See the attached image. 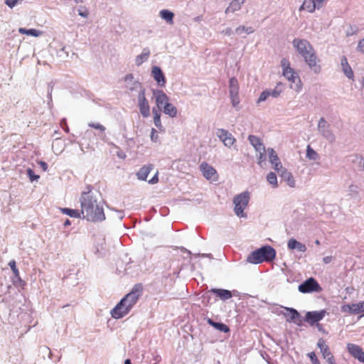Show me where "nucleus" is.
I'll list each match as a JSON object with an SVG mask.
<instances>
[{"label":"nucleus","instance_id":"f257e3e1","mask_svg":"<svg viewBox=\"0 0 364 364\" xmlns=\"http://www.w3.org/2000/svg\"><path fill=\"white\" fill-rule=\"evenodd\" d=\"M80 203L83 218L92 222H99L105 219L102 207L98 205L97 200L90 194V190L82 193Z\"/></svg>","mask_w":364,"mask_h":364},{"label":"nucleus","instance_id":"f03ea898","mask_svg":"<svg viewBox=\"0 0 364 364\" xmlns=\"http://www.w3.org/2000/svg\"><path fill=\"white\" fill-rule=\"evenodd\" d=\"M292 43L299 53L304 57L310 69L316 73H319L321 70L319 60L310 43L304 39L295 38Z\"/></svg>","mask_w":364,"mask_h":364},{"label":"nucleus","instance_id":"7ed1b4c3","mask_svg":"<svg viewBox=\"0 0 364 364\" xmlns=\"http://www.w3.org/2000/svg\"><path fill=\"white\" fill-rule=\"evenodd\" d=\"M281 67L283 76L290 83V88L297 93L300 92L303 88V83L299 74L291 67L290 63L287 58H283L281 60Z\"/></svg>","mask_w":364,"mask_h":364},{"label":"nucleus","instance_id":"20e7f679","mask_svg":"<svg viewBox=\"0 0 364 364\" xmlns=\"http://www.w3.org/2000/svg\"><path fill=\"white\" fill-rule=\"evenodd\" d=\"M275 257V250L269 245H265L253 251L247 257V260L252 264H260L264 262H271Z\"/></svg>","mask_w":364,"mask_h":364},{"label":"nucleus","instance_id":"39448f33","mask_svg":"<svg viewBox=\"0 0 364 364\" xmlns=\"http://www.w3.org/2000/svg\"><path fill=\"white\" fill-rule=\"evenodd\" d=\"M250 200V193L247 191L236 195L233 198L235 205L234 212L237 216L245 217L244 210L248 205Z\"/></svg>","mask_w":364,"mask_h":364},{"label":"nucleus","instance_id":"423d86ee","mask_svg":"<svg viewBox=\"0 0 364 364\" xmlns=\"http://www.w3.org/2000/svg\"><path fill=\"white\" fill-rule=\"evenodd\" d=\"M143 290V287L141 284H135L132 291L128 293L121 301L120 305L124 303L127 309L130 311L132 308L135 305L138 301Z\"/></svg>","mask_w":364,"mask_h":364},{"label":"nucleus","instance_id":"0eeeda50","mask_svg":"<svg viewBox=\"0 0 364 364\" xmlns=\"http://www.w3.org/2000/svg\"><path fill=\"white\" fill-rule=\"evenodd\" d=\"M143 290V287L141 284H135L132 291L128 293L121 301L120 305L124 303L127 309L130 311L132 308L135 305L138 301Z\"/></svg>","mask_w":364,"mask_h":364},{"label":"nucleus","instance_id":"6e6552de","mask_svg":"<svg viewBox=\"0 0 364 364\" xmlns=\"http://www.w3.org/2000/svg\"><path fill=\"white\" fill-rule=\"evenodd\" d=\"M321 287L314 278H309L299 286V291L301 293L319 292Z\"/></svg>","mask_w":364,"mask_h":364},{"label":"nucleus","instance_id":"1a4fd4ad","mask_svg":"<svg viewBox=\"0 0 364 364\" xmlns=\"http://www.w3.org/2000/svg\"><path fill=\"white\" fill-rule=\"evenodd\" d=\"M317 346L320 348L323 358L327 360L328 364H336L334 356L323 338L318 339Z\"/></svg>","mask_w":364,"mask_h":364},{"label":"nucleus","instance_id":"9d476101","mask_svg":"<svg viewBox=\"0 0 364 364\" xmlns=\"http://www.w3.org/2000/svg\"><path fill=\"white\" fill-rule=\"evenodd\" d=\"M326 314V310L309 311L305 315L304 321L311 326H314L322 320Z\"/></svg>","mask_w":364,"mask_h":364},{"label":"nucleus","instance_id":"9b49d317","mask_svg":"<svg viewBox=\"0 0 364 364\" xmlns=\"http://www.w3.org/2000/svg\"><path fill=\"white\" fill-rule=\"evenodd\" d=\"M138 100L140 113L144 117H148L150 114V107L144 90L139 92Z\"/></svg>","mask_w":364,"mask_h":364},{"label":"nucleus","instance_id":"f8f14e48","mask_svg":"<svg viewBox=\"0 0 364 364\" xmlns=\"http://www.w3.org/2000/svg\"><path fill=\"white\" fill-rule=\"evenodd\" d=\"M347 350L354 358L364 363V351L360 346L353 343H348Z\"/></svg>","mask_w":364,"mask_h":364},{"label":"nucleus","instance_id":"ddd939ff","mask_svg":"<svg viewBox=\"0 0 364 364\" xmlns=\"http://www.w3.org/2000/svg\"><path fill=\"white\" fill-rule=\"evenodd\" d=\"M216 134L226 146H231L236 141L232 134L225 129H220L217 131Z\"/></svg>","mask_w":364,"mask_h":364},{"label":"nucleus","instance_id":"4468645a","mask_svg":"<svg viewBox=\"0 0 364 364\" xmlns=\"http://www.w3.org/2000/svg\"><path fill=\"white\" fill-rule=\"evenodd\" d=\"M129 312L127 306L124 303L120 305V301L115 306V307L111 311V316L115 319L123 318Z\"/></svg>","mask_w":364,"mask_h":364},{"label":"nucleus","instance_id":"2eb2a0df","mask_svg":"<svg viewBox=\"0 0 364 364\" xmlns=\"http://www.w3.org/2000/svg\"><path fill=\"white\" fill-rule=\"evenodd\" d=\"M153 95L155 97L156 106L159 109H161L166 103L168 102V97L163 90H153Z\"/></svg>","mask_w":364,"mask_h":364},{"label":"nucleus","instance_id":"dca6fc26","mask_svg":"<svg viewBox=\"0 0 364 364\" xmlns=\"http://www.w3.org/2000/svg\"><path fill=\"white\" fill-rule=\"evenodd\" d=\"M200 168L204 177L208 180H214L217 178L216 170L206 162H203L200 166Z\"/></svg>","mask_w":364,"mask_h":364},{"label":"nucleus","instance_id":"f3484780","mask_svg":"<svg viewBox=\"0 0 364 364\" xmlns=\"http://www.w3.org/2000/svg\"><path fill=\"white\" fill-rule=\"evenodd\" d=\"M151 75L159 86H165L166 79L161 69L159 67L154 66L152 68Z\"/></svg>","mask_w":364,"mask_h":364},{"label":"nucleus","instance_id":"a211bd4d","mask_svg":"<svg viewBox=\"0 0 364 364\" xmlns=\"http://www.w3.org/2000/svg\"><path fill=\"white\" fill-rule=\"evenodd\" d=\"M286 310L288 311V314H285V316H289L287 321L294 322L298 326L301 325L300 314L296 309L291 308H286Z\"/></svg>","mask_w":364,"mask_h":364},{"label":"nucleus","instance_id":"6ab92c4d","mask_svg":"<svg viewBox=\"0 0 364 364\" xmlns=\"http://www.w3.org/2000/svg\"><path fill=\"white\" fill-rule=\"evenodd\" d=\"M341 65L342 70L345 75L349 78L353 79L354 77L353 71L348 63V60L346 56H343L341 60Z\"/></svg>","mask_w":364,"mask_h":364},{"label":"nucleus","instance_id":"aec40b11","mask_svg":"<svg viewBox=\"0 0 364 364\" xmlns=\"http://www.w3.org/2000/svg\"><path fill=\"white\" fill-rule=\"evenodd\" d=\"M248 139L256 151H264V149H265V146L263 144L261 139H259L258 136L255 135H250L248 136Z\"/></svg>","mask_w":364,"mask_h":364},{"label":"nucleus","instance_id":"412c9836","mask_svg":"<svg viewBox=\"0 0 364 364\" xmlns=\"http://www.w3.org/2000/svg\"><path fill=\"white\" fill-rule=\"evenodd\" d=\"M287 246L288 248L290 250L296 249L298 250V251L301 252H304L306 251V245L294 238H291L288 241Z\"/></svg>","mask_w":364,"mask_h":364},{"label":"nucleus","instance_id":"4be33fe9","mask_svg":"<svg viewBox=\"0 0 364 364\" xmlns=\"http://www.w3.org/2000/svg\"><path fill=\"white\" fill-rule=\"evenodd\" d=\"M154 166L151 164L144 166L137 172L136 176L139 179L146 181L150 171L153 169Z\"/></svg>","mask_w":364,"mask_h":364},{"label":"nucleus","instance_id":"5701e85b","mask_svg":"<svg viewBox=\"0 0 364 364\" xmlns=\"http://www.w3.org/2000/svg\"><path fill=\"white\" fill-rule=\"evenodd\" d=\"M279 176L282 178H283L285 181H287V184L290 187L295 186V181L292 176V174L289 172L287 169H282V172L279 173Z\"/></svg>","mask_w":364,"mask_h":364},{"label":"nucleus","instance_id":"b1692460","mask_svg":"<svg viewBox=\"0 0 364 364\" xmlns=\"http://www.w3.org/2000/svg\"><path fill=\"white\" fill-rule=\"evenodd\" d=\"M210 291L223 300L230 299L232 296L231 291L226 289H213Z\"/></svg>","mask_w":364,"mask_h":364},{"label":"nucleus","instance_id":"393cba45","mask_svg":"<svg viewBox=\"0 0 364 364\" xmlns=\"http://www.w3.org/2000/svg\"><path fill=\"white\" fill-rule=\"evenodd\" d=\"M316 9H317V5H316L314 0H304L299 8V11L306 10L310 13H313Z\"/></svg>","mask_w":364,"mask_h":364},{"label":"nucleus","instance_id":"a878e982","mask_svg":"<svg viewBox=\"0 0 364 364\" xmlns=\"http://www.w3.org/2000/svg\"><path fill=\"white\" fill-rule=\"evenodd\" d=\"M341 311L343 313H348L353 314H360L358 303L343 305L341 306Z\"/></svg>","mask_w":364,"mask_h":364},{"label":"nucleus","instance_id":"bb28decb","mask_svg":"<svg viewBox=\"0 0 364 364\" xmlns=\"http://www.w3.org/2000/svg\"><path fill=\"white\" fill-rule=\"evenodd\" d=\"M164 112L171 117H176L177 116V108L172 104L168 102L164 107Z\"/></svg>","mask_w":364,"mask_h":364},{"label":"nucleus","instance_id":"cd10ccee","mask_svg":"<svg viewBox=\"0 0 364 364\" xmlns=\"http://www.w3.org/2000/svg\"><path fill=\"white\" fill-rule=\"evenodd\" d=\"M149 55H150L149 50L148 48H144L143 50V52L141 53V54H140L136 57V60H135L136 64L137 65H141L144 61H146L148 59V58L149 57Z\"/></svg>","mask_w":364,"mask_h":364},{"label":"nucleus","instance_id":"c85d7f7f","mask_svg":"<svg viewBox=\"0 0 364 364\" xmlns=\"http://www.w3.org/2000/svg\"><path fill=\"white\" fill-rule=\"evenodd\" d=\"M208 323L210 326H213L214 328L222 332L228 333L230 331L229 327L226 324H224L223 323H217L210 318L208 320Z\"/></svg>","mask_w":364,"mask_h":364},{"label":"nucleus","instance_id":"c756f323","mask_svg":"<svg viewBox=\"0 0 364 364\" xmlns=\"http://www.w3.org/2000/svg\"><path fill=\"white\" fill-rule=\"evenodd\" d=\"M244 0H233L230 4L229 6L226 9L225 12L230 13V12H234L235 11H237L240 9L241 4H243Z\"/></svg>","mask_w":364,"mask_h":364},{"label":"nucleus","instance_id":"7c9ffc66","mask_svg":"<svg viewBox=\"0 0 364 364\" xmlns=\"http://www.w3.org/2000/svg\"><path fill=\"white\" fill-rule=\"evenodd\" d=\"M18 32L20 33H21V34H26L27 36H34V37H38L42 33L41 31H40L38 30H36V29H34V28L26 29V28H18Z\"/></svg>","mask_w":364,"mask_h":364},{"label":"nucleus","instance_id":"2f4dec72","mask_svg":"<svg viewBox=\"0 0 364 364\" xmlns=\"http://www.w3.org/2000/svg\"><path fill=\"white\" fill-rule=\"evenodd\" d=\"M160 16L163 19L166 21L167 23H168L170 24L173 23V18L174 14L173 12H171L168 10H166V9H164L160 11Z\"/></svg>","mask_w":364,"mask_h":364},{"label":"nucleus","instance_id":"473e14b6","mask_svg":"<svg viewBox=\"0 0 364 364\" xmlns=\"http://www.w3.org/2000/svg\"><path fill=\"white\" fill-rule=\"evenodd\" d=\"M61 211L63 213L69 215L72 218H81L82 213L78 210L70 209L68 208H62Z\"/></svg>","mask_w":364,"mask_h":364},{"label":"nucleus","instance_id":"72a5a7b5","mask_svg":"<svg viewBox=\"0 0 364 364\" xmlns=\"http://www.w3.org/2000/svg\"><path fill=\"white\" fill-rule=\"evenodd\" d=\"M230 93H239V84L235 77H231L229 81Z\"/></svg>","mask_w":364,"mask_h":364},{"label":"nucleus","instance_id":"f704fd0d","mask_svg":"<svg viewBox=\"0 0 364 364\" xmlns=\"http://www.w3.org/2000/svg\"><path fill=\"white\" fill-rule=\"evenodd\" d=\"M284 85L282 82H278L275 87L270 91V96H272L273 97H279L281 93L284 91Z\"/></svg>","mask_w":364,"mask_h":364},{"label":"nucleus","instance_id":"c9c22d12","mask_svg":"<svg viewBox=\"0 0 364 364\" xmlns=\"http://www.w3.org/2000/svg\"><path fill=\"white\" fill-rule=\"evenodd\" d=\"M267 180L273 188L278 187L277 177L275 173H269L267 176Z\"/></svg>","mask_w":364,"mask_h":364},{"label":"nucleus","instance_id":"e433bc0d","mask_svg":"<svg viewBox=\"0 0 364 364\" xmlns=\"http://www.w3.org/2000/svg\"><path fill=\"white\" fill-rule=\"evenodd\" d=\"M267 151L269 155V162L272 164V165L280 161L276 151L273 149L269 148L267 149Z\"/></svg>","mask_w":364,"mask_h":364},{"label":"nucleus","instance_id":"4c0bfd02","mask_svg":"<svg viewBox=\"0 0 364 364\" xmlns=\"http://www.w3.org/2000/svg\"><path fill=\"white\" fill-rule=\"evenodd\" d=\"M154 114V122L156 127L161 128L162 127L161 122V112L159 110L153 109Z\"/></svg>","mask_w":364,"mask_h":364},{"label":"nucleus","instance_id":"58836bf2","mask_svg":"<svg viewBox=\"0 0 364 364\" xmlns=\"http://www.w3.org/2000/svg\"><path fill=\"white\" fill-rule=\"evenodd\" d=\"M12 282L16 287L21 288V289H24L26 285V282L21 279V276L18 277L13 278Z\"/></svg>","mask_w":364,"mask_h":364},{"label":"nucleus","instance_id":"ea45409f","mask_svg":"<svg viewBox=\"0 0 364 364\" xmlns=\"http://www.w3.org/2000/svg\"><path fill=\"white\" fill-rule=\"evenodd\" d=\"M306 156L309 159L316 160L318 159V154L310 146V145L307 146L306 149Z\"/></svg>","mask_w":364,"mask_h":364},{"label":"nucleus","instance_id":"a19ab883","mask_svg":"<svg viewBox=\"0 0 364 364\" xmlns=\"http://www.w3.org/2000/svg\"><path fill=\"white\" fill-rule=\"evenodd\" d=\"M254 32V29L252 27H246L245 26H240L236 28V33L239 34H242V33H247L248 34L252 33Z\"/></svg>","mask_w":364,"mask_h":364},{"label":"nucleus","instance_id":"79ce46f5","mask_svg":"<svg viewBox=\"0 0 364 364\" xmlns=\"http://www.w3.org/2000/svg\"><path fill=\"white\" fill-rule=\"evenodd\" d=\"M230 96L232 106L235 107H237L240 103L238 93H237V94L230 93Z\"/></svg>","mask_w":364,"mask_h":364},{"label":"nucleus","instance_id":"37998d69","mask_svg":"<svg viewBox=\"0 0 364 364\" xmlns=\"http://www.w3.org/2000/svg\"><path fill=\"white\" fill-rule=\"evenodd\" d=\"M258 164L262 166V162L266 161V150L264 149V151H258Z\"/></svg>","mask_w":364,"mask_h":364},{"label":"nucleus","instance_id":"c03bdc74","mask_svg":"<svg viewBox=\"0 0 364 364\" xmlns=\"http://www.w3.org/2000/svg\"><path fill=\"white\" fill-rule=\"evenodd\" d=\"M308 357L309 358L312 364H320V362L314 352H310L308 353Z\"/></svg>","mask_w":364,"mask_h":364},{"label":"nucleus","instance_id":"a18cd8bd","mask_svg":"<svg viewBox=\"0 0 364 364\" xmlns=\"http://www.w3.org/2000/svg\"><path fill=\"white\" fill-rule=\"evenodd\" d=\"M270 96V91L269 90H264L263 91L258 99V102H263L267 99L268 97Z\"/></svg>","mask_w":364,"mask_h":364},{"label":"nucleus","instance_id":"49530a36","mask_svg":"<svg viewBox=\"0 0 364 364\" xmlns=\"http://www.w3.org/2000/svg\"><path fill=\"white\" fill-rule=\"evenodd\" d=\"M88 126L90 127L94 128L95 129H99L101 132H105V127L103 125H102V124H100L99 123L91 122V123L88 124Z\"/></svg>","mask_w":364,"mask_h":364},{"label":"nucleus","instance_id":"de8ad7c7","mask_svg":"<svg viewBox=\"0 0 364 364\" xmlns=\"http://www.w3.org/2000/svg\"><path fill=\"white\" fill-rule=\"evenodd\" d=\"M27 174L31 181L37 180L39 178V176L36 175L34 171L31 168H28Z\"/></svg>","mask_w":364,"mask_h":364},{"label":"nucleus","instance_id":"09e8293b","mask_svg":"<svg viewBox=\"0 0 364 364\" xmlns=\"http://www.w3.org/2000/svg\"><path fill=\"white\" fill-rule=\"evenodd\" d=\"M272 166H273V168H274V170L278 173L279 175V173L282 172V169H286L285 168H284L282 166V164L280 161H277L276 164H274Z\"/></svg>","mask_w":364,"mask_h":364},{"label":"nucleus","instance_id":"8fccbe9b","mask_svg":"<svg viewBox=\"0 0 364 364\" xmlns=\"http://www.w3.org/2000/svg\"><path fill=\"white\" fill-rule=\"evenodd\" d=\"M357 50L358 51L364 53V38L358 42Z\"/></svg>","mask_w":364,"mask_h":364},{"label":"nucleus","instance_id":"3c124183","mask_svg":"<svg viewBox=\"0 0 364 364\" xmlns=\"http://www.w3.org/2000/svg\"><path fill=\"white\" fill-rule=\"evenodd\" d=\"M78 14L82 17H87L89 12L86 8H82L78 10Z\"/></svg>","mask_w":364,"mask_h":364},{"label":"nucleus","instance_id":"603ef678","mask_svg":"<svg viewBox=\"0 0 364 364\" xmlns=\"http://www.w3.org/2000/svg\"><path fill=\"white\" fill-rule=\"evenodd\" d=\"M326 126H328L326 121L323 118L320 119L318 124V129L321 130V129L325 128Z\"/></svg>","mask_w":364,"mask_h":364},{"label":"nucleus","instance_id":"864d4df0","mask_svg":"<svg viewBox=\"0 0 364 364\" xmlns=\"http://www.w3.org/2000/svg\"><path fill=\"white\" fill-rule=\"evenodd\" d=\"M158 137H159V136H158V134L156 133V131L154 129H151V139L153 141L156 142L157 141V139H158Z\"/></svg>","mask_w":364,"mask_h":364},{"label":"nucleus","instance_id":"5fc2aeb1","mask_svg":"<svg viewBox=\"0 0 364 364\" xmlns=\"http://www.w3.org/2000/svg\"><path fill=\"white\" fill-rule=\"evenodd\" d=\"M159 181L158 178V172L149 181V183L151 184H155Z\"/></svg>","mask_w":364,"mask_h":364},{"label":"nucleus","instance_id":"6e6d98bb","mask_svg":"<svg viewBox=\"0 0 364 364\" xmlns=\"http://www.w3.org/2000/svg\"><path fill=\"white\" fill-rule=\"evenodd\" d=\"M60 126L64 129V130L66 132H69V129H68V125L66 124V122H65V119H63L61 120L60 122Z\"/></svg>","mask_w":364,"mask_h":364},{"label":"nucleus","instance_id":"4d7b16f0","mask_svg":"<svg viewBox=\"0 0 364 364\" xmlns=\"http://www.w3.org/2000/svg\"><path fill=\"white\" fill-rule=\"evenodd\" d=\"M316 2V5H317V9H319L323 7V4L326 0H314Z\"/></svg>","mask_w":364,"mask_h":364},{"label":"nucleus","instance_id":"13d9d810","mask_svg":"<svg viewBox=\"0 0 364 364\" xmlns=\"http://www.w3.org/2000/svg\"><path fill=\"white\" fill-rule=\"evenodd\" d=\"M358 309H359V313H363L364 312V301L358 302Z\"/></svg>","mask_w":364,"mask_h":364},{"label":"nucleus","instance_id":"bf43d9fd","mask_svg":"<svg viewBox=\"0 0 364 364\" xmlns=\"http://www.w3.org/2000/svg\"><path fill=\"white\" fill-rule=\"evenodd\" d=\"M9 266L10 267L11 269L13 270L14 269H16V261L15 260H11L9 262Z\"/></svg>","mask_w":364,"mask_h":364},{"label":"nucleus","instance_id":"052dcab7","mask_svg":"<svg viewBox=\"0 0 364 364\" xmlns=\"http://www.w3.org/2000/svg\"><path fill=\"white\" fill-rule=\"evenodd\" d=\"M332 259H333V257L331 256H327V257H323V261L325 264H328V263L331 262Z\"/></svg>","mask_w":364,"mask_h":364},{"label":"nucleus","instance_id":"680f3d73","mask_svg":"<svg viewBox=\"0 0 364 364\" xmlns=\"http://www.w3.org/2000/svg\"><path fill=\"white\" fill-rule=\"evenodd\" d=\"M39 165L41 166V167L43 168V170L44 171H46L48 169V165H47V164L46 162L40 161L39 162Z\"/></svg>","mask_w":364,"mask_h":364},{"label":"nucleus","instance_id":"e2e57ef3","mask_svg":"<svg viewBox=\"0 0 364 364\" xmlns=\"http://www.w3.org/2000/svg\"><path fill=\"white\" fill-rule=\"evenodd\" d=\"M12 272L14 275V278L20 277V273L18 268L13 269Z\"/></svg>","mask_w":364,"mask_h":364},{"label":"nucleus","instance_id":"0e129e2a","mask_svg":"<svg viewBox=\"0 0 364 364\" xmlns=\"http://www.w3.org/2000/svg\"><path fill=\"white\" fill-rule=\"evenodd\" d=\"M69 225H70V220L68 219H67L65 220V222L64 223V226H68Z\"/></svg>","mask_w":364,"mask_h":364},{"label":"nucleus","instance_id":"69168bd1","mask_svg":"<svg viewBox=\"0 0 364 364\" xmlns=\"http://www.w3.org/2000/svg\"><path fill=\"white\" fill-rule=\"evenodd\" d=\"M316 326H317V328H318V329L319 331H321V330H322V326H321V324H319V323H316Z\"/></svg>","mask_w":364,"mask_h":364},{"label":"nucleus","instance_id":"338daca9","mask_svg":"<svg viewBox=\"0 0 364 364\" xmlns=\"http://www.w3.org/2000/svg\"><path fill=\"white\" fill-rule=\"evenodd\" d=\"M124 364H132L131 360L129 359H127L125 361H124Z\"/></svg>","mask_w":364,"mask_h":364},{"label":"nucleus","instance_id":"774afa93","mask_svg":"<svg viewBox=\"0 0 364 364\" xmlns=\"http://www.w3.org/2000/svg\"><path fill=\"white\" fill-rule=\"evenodd\" d=\"M361 85H362V87H363L364 89V77H362V80H361Z\"/></svg>","mask_w":364,"mask_h":364}]
</instances>
